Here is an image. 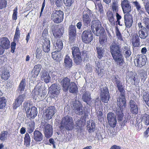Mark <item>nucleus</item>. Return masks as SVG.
Masks as SVG:
<instances>
[{
  "label": "nucleus",
  "mask_w": 149,
  "mask_h": 149,
  "mask_svg": "<svg viewBox=\"0 0 149 149\" xmlns=\"http://www.w3.org/2000/svg\"><path fill=\"white\" fill-rule=\"evenodd\" d=\"M110 50L113 59L116 65L123 69L126 68V65L121 53V46L118 42H113L110 46Z\"/></svg>",
  "instance_id": "nucleus-1"
},
{
  "label": "nucleus",
  "mask_w": 149,
  "mask_h": 149,
  "mask_svg": "<svg viewBox=\"0 0 149 149\" xmlns=\"http://www.w3.org/2000/svg\"><path fill=\"white\" fill-rule=\"evenodd\" d=\"M92 18L93 20L91 23V30L96 36H100L104 33V29L103 27H101L100 22L96 17L93 16Z\"/></svg>",
  "instance_id": "nucleus-2"
},
{
  "label": "nucleus",
  "mask_w": 149,
  "mask_h": 149,
  "mask_svg": "<svg viewBox=\"0 0 149 149\" xmlns=\"http://www.w3.org/2000/svg\"><path fill=\"white\" fill-rule=\"evenodd\" d=\"M123 109H117L116 111V114L117 120L121 126L123 127L125 125L131 118V116L129 113H126L125 117L123 112Z\"/></svg>",
  "instance_id": "nucleus-3"
},
{
  "label": "nucleus",
  "mask_w": 149,
  "mask_h": 149,
  "mask_svg": "<svg viewBox=\"0 0 149 149\" xmlns=\"http://www.w3.org/2000/svg\"><path fill=\"white\" fill-rule=\"evenodd\" d=\"M74 125L72 118L69 116L63 117L60 123V129L63 130L65 129L68 131H70L73 129Z\"/></svg>",
  "instance_id": "nucleus-4"
},
{
  "label": "nucleus",
  "mask_w": 149,
  "mask_h": 149,
  "mask_svg": "<svg viewBox=\"0 0 149 149\" xmlns=\"http://www.w3.org/2000/svg\"><path fill=\"white\" fill-rule=\"evenodd\" d=\"M26 117L29 118H34L38 113L37 108L29 102H25L24 104Z\"/></svg>",
  "instance_id": "nucleus-5"
},
{
  "label": "nucleus",
  "mask_w": 149,
  "mask_h": 149,
  "mask_svg": "<svg viewBox=\"0 0 149 149\" xmlns=\"http://www.w3.org/2000/svg\"><path fill=\"white\" fill-rule=\"evenodd\" d=\"M63 17L64 14L62 11L54 10L53 11L51 18L55 23H59L63 21Z\"/></svg>",
  "instance_id": "nucleus-6"
},
{
  "label": "nucleus",
  "mask_w": 149,
  "mask_h": 149,
  "mask_svg": "<svg viewBox=\"0 0 149 149\" xmlns=\"http://www.w3.org/2000/svg\"><path fill=\"white\" fill-rule=\"evenodd\" d=\"M93 36L91 30H85L81 34V39L84 43L88 44L93 40Z\"/></svg>",
  "instance_id": "nucleus-7"
},
{
  "label": "nucleus",
  "mask_w": 149,
  "mask_h": 149,
  "mask_svg": "<svg viewBox=\"0 0 149 149\" xmlns=\"http://www.w3.org/2000/svg\"><path fill=\"white\" fill-rule=\"evenodd\" d=\"M52 31L54 37L56 38H60L64 33V27L62 24H60L58 27L56 26H52Z\"/></svg>",
  "instance_id": "nucleus-8"
},
{
  "label": "nucleus",
  "mask_w": 149,
  "mask_h": 149,
  "mask_svg": "<svg viewBox=\"0 0 149 149\" xmlns=\"http://www.w3.org/2000/svg\"><path fill=\"white\" fill-rule=\"evenodd\" d=\"M100 97L102 101L104 103H107L109 101L110 95L107 87L105 86L101 87Z\"/></svg>",
  "instance_id": "nucleus-9"
},
{
  "label": "nucleus",
  "mask_w": 149,
  "mask_h": 149,
  "mask_svg": "<svg viewBox=\"0 0 149 149\" xmlns=\"http://www.w3.org/2000/svg\"><path fill=\"white\" fill-rule=\"evenodd\" d=\"M49 92L50 97L54 98L57 97L59 94L60 88L58 86L57 84H52L49 88Z\"/></svg>",
  "instance_id": "nucleus-10"
},
{
  "label": "nucleus",
  "mask_w": 149,
  "mask_h": 149,
  "mask_svg": "<svg viewBox=\"0 0 149 149\" xmlns=\"http://www.w3.org/2000/svg\"><path fill=\"white\" fill-rule=\"evenodd\" d=\"M43 125V128L44 130V134L46 137L50 138L53 133V129L52 126L47 123L42 122Z\"/></svg>",
  "instance_id": "nucleus-11"
},
{
  "label": "nucleus",
  "mask_w": 149,
  "mask_h": 149,
  "mask_svg": "<svg viewBox=\"0 0 149 149\" xmlns=\"http://www.w3.org/2000/svg\"><path fill=\"white\" fill-rule=\"evenodd\" d=\"M127 79L128 80H129L131 82L132 85L136 86L139 82L140 79L136 74L132 72H129L126 76Z\"/></svg>",
  "instance_id": "nucleus-12"
},
{
  "label": "nucleus",
  "mask_w": 149,
  "mask_h": 149,
  "mask_svg": "<svg viewBox=\"0 0 149 149\" xmlns=\"http://www.w3.org/2000/svg\"><path fill=\"white\" fill-rule=\"evenodd\" d=\"M76 28L75 26L71 25L68 28V33L69 36V40L70 43L75 40L76 35Z\"/></svg>",
  "instance_id": "nucleus-13"
},
{
  "label": "nucleus",
  "mask_w": 149,
  "mask_h": 149,
  "mask_svg": "<svg viewBox=\"0 0 149 149\" xmlns=\"http://www.w3.org/2000/svg\"><path fill=\"white\" fill-rule=\"evenodd\" d=\"M124 22L125 26V29L130 28L132 26L133 20L132 15L130 13H126L124 17ZM128 29L127 31H128Z\"/></svg>",
  "instance_id": "nucleus-14"
},
{
  "label": "nucleus",
  "mask_w": 149,
  "mask_h": 149,
  "mask_svg": "<svg viewBox=\"0 0 149 149\" xmlns=\"http://www.w3.org/2000/svg\"><path fill=\"white\" fill-rule=\"evenodd\" d=\"M136 60L137 63V66L141 67L146 64L147 58L146 55L144 54H139L137 56Z\"/></svg>",
  "instance_id": "nucleus-15"
},
{
  "label": "nucleus",
  "mask_w": 149,
  "mask_h": 149,
  "mask_svg": "<svg viewBox=\"0 0 149 149\" xmlns=\"http://www.w3.org/2000/svg\"><path fill=\"white\" fill-rule=\"evenodd\" d=\"M26 97L25 93L19 94L16 99L14 102L13 104V109H15L17 107H19L22 104V103L24 101Z\"/></svg>",
  "instance_id": "nucleus-16"
},
{
  "label": "nucleus",
  "mask_w": 149,
  "mask_h": 149,
  "mask_svg": "<svg viewBox=\"0 0 149 149\" xmlns=\"http://www.w3.org/2000/svg\"><path fill=\"white\" fill-rule=\"evenodd\" d=\"M56 111L54 106H50L45 110V114L46 118L48 120L51 119Z\"/></svg>",
  "instance_id": "nucleus-17"
},
{
  "label": "nucleus",
  "mask_w": 149,
  "mask_h": 149,
  "mask_svg": "<svg viewBox=\"0 0 149 149\" xmlns=\"http://www.w3.org/2000/svg\"><path fill=\"white\" fill-rule=\"evenodd\" d=\"M82 107L81 103L79 101H75L73 105V110L77 115H81L83 114Z\"/></svg>",
  "instance_id": "nucleus-18"
},
{
  "label": "nucleus",
  "mask_w": 149,
  "mask_h": 149,
  "mask_svg": "<svg viewBox=\"0 0 149 149\" xmlns=\"http://www.w3.org/2000/svg\"><path fill=\"white\" fill-rule=\"evenodd\" d=\"M125 93H123V95L120 94V96L117 100V105L119 108L123 109L126 106V100L125 97Z\"/></svg>",
  "instance_id": "nucleus-19"
},
{
  "label": "nucleus",
  "mask_w": 149,
  "mask_h": 149,
  "mask_svg": "<svg viewBox=\"0 0 149 149\" xmlns=\"http://www.w3.org/2000/svg\"><path fill=\"white\" fill-rule=\"evenodd\" d=\"M121 6L124 13H129L131 11V7L129 1L127 0H124L121 2Z\"/></svg>",
  "instance_id": "nucleus-20"
},
{
  "label": "nucleus",
  "mask_w": 149,
  "mask_h": 149,
  "mask_svg": "<svg viewBox=\"0 0 149 149\" xmlns=\"http://www.w3.org/2000/svg\"><path fill=\"white\" fill-rule=\"evenodd\" d=\"M109 125L112 127H115L116 123V120L114 113L112 112H109L107 117Z\"/></svg>",
  "instance_id": "nucleus-21"
},
{
  "label": "nucleus",
  "mask_w": 149,
  "mask_h": 149,
  "mask_svg": "<svg viewBox=\"0 0 149 149\" xmlns=\"http://www.w3.org/2000/svg\"><path fill=\"white\" fill-rule=\"evenodd\" d=\"M130 109L131 113L133 114H137L138 112L139 108L137 103L134 101L131 100L129 102Z\"/></svg>",
  "instance_id": "nucleus-22"
},
{
  "label": "nucleus",
  "mask_w": 149,
  "mask_h": 149,
  "mask_svg": "<svg viewBox=\"0 0 149 149\" xmlns=\"http://www.w3.org/2000/svg\"><path fill=\"white\" fill-rule=\"evenodd\" d=\"M42 48L44 52L48 53L50 50V41L48 39L45 38L42 40Z\"/></svg>",
  "instance_id": "nucleus-23"
},
{
  "label": "nucleus",
  "mask_w": 149,
  "mask_h": 149,
  "mask_svg": "<svg viewBox=\"0 0 149 149\" xmlns=\"http://www.w3.org/2000/svg\"><path fill=\"white\" fill-rule=\"evenodd\" d=\"M41 78L46 83H48L51 81V77L47 71L43 70L40 72Z\"/></svg>",
  "instance_id": "nucleus-24"
},
{
  "label": "nucleus",
  "mask_w": 149,
  "mask_h": 149,
  "mask_svg": "<svg viewBox=\"0 0 149 149\" xmlns=\"http://www.w3.org/2000/svg\"><path fill=\"white\" fill-rule=\"evenodd\" d=\"M70 83V79L67 77H65L61 81V84L64 91L66 92L68 90Z\"/></svg>",
  "instance_id": "nucleus-25"
},
{
  "label": "nucleus",
  "mask_w": 149,
  "mask_h": 149,
  "mask_svg": "<svg viewBox=\"0 0 149 149\" xmlns=\"http://www.w3.org/2000/svg\"><path fill=\"white\" fill-rule=\"evenodd\" d=\"M149 33V29L146 28H143L139 30L138 33L139 37L143 39H145L148 36Z\"/></svg>",
  "instance_id": "nucleus-26"
},
{
  "label": "nucleus",
  "mask_w": 149,
  "mask_h": 149,
  "mask_svg": "<svg viewBox=\"0 0 149 149\" xmlns=\"http://www.w3.org/2000/svg\"><path fill=\"white\" fill-rule=\"evenodd\" d=\"M0 44L4 49H8L10 47V42L7 38L3 37L0 39Z\"/></svg>",
  "instance_id": "nucleus-27"
},
{
  "label": "nucleus",
  "mask_w": 149,
  "mask_h": 149,
  "mask_svg": "<svg viewBox=\"0 0 149 149\" xmlns=\"http://www.w3.org/2000/svg\"><path fill=\"white\" fill-rule=\"evenodd\" d=\"M82 20L91 19L90 17H93V15L92 12L88 8L84 10L82 13Z\"/></svg>",
  "instance_id": "nucleus-28"
},
{
  "label": "nucleus",
  "mask_w": 149,
  "mask_h": 149,
  "mask_svg": "<svg viewBox=\"0 0 149 149\" xmlns=\"http://www.w3.org/2000/svg\"><path fill=\"white\" fill-rule=\"evenodd\" d=\"M108 20L112 25H114L116 22L114 17V14L110 10L108 11L106 13Z\"/></svg>",
  "instance_id": "nucleus-29"
},
{
  "label": "nucleus",
  "mask_w": 149,
  "mask_h": 149,
  "mask_svg": "<svg viewBox=\"0 0 149 149\" xmlns=\"http://www.w3.org/2000/svg\"><path fill=\"white\" fill-rule=\"evenodd\" d=\"M34 93L35 95H37L39 98H41V99H43L44 96L46 94V91L45 90H43L41 88H35L34 89Z\"/></svg>",
  "instance_id": "nucleus-30"
},
{
  "label": "nucleus",
  "mask_w": 149,
  "mask_h": 149,
  "mask_svg": "<svg viewBox=\"0 0 149 149\" xmlns=\"http://www.w3.org/2000/svg\"><path fill=\"white\" fill-rule=\"evenodd\" d=\"M43 137V135L39 131L36 130L34 132L33 138L36 141H41L42 140Z\"/></svg>",
  "instance_id": "nucleus-31"
},
{
  "label": "nucleus",
  "mask_w": 149,
  "mask_h": 149,
  "mask_svg": "<svg viewBox=\"0 0 149 149\" xmlns=\"http://www.w3.org/2000/svg\"><path fill=\"white\" fill-rule=\"evenodd\" d=\"M131 42L133 45L135 47H138L140 46V38L137 34L132 36Z\"/></svg>",
  "instance_id": "nucleus-32"
},
{
  "label": "nucleus",
  "mask_w": 149,
  "mask_h": 149,
  "mask_svg": "<svg viewBox=\"0 0 149 149\" xmlns=\"http://www.w3.org/2000/svg\"><path fill=\"white\" fill-rule=\"evenodd\" d=\"M64 64L65 67L67 68H71L72 65V60L68 54L65 57Z\"/></svg>",
  "instance_id": "nucleus-33"
},
{
  "label": "nucleus",
  "mask_w": 149,
  "mask_h": 149,
  "mask_svg": "<svg viewBox=\"0 0 149 149\" xmlns=\"http://www.w3.org/2000/svg\"><path fill=\"white\" fill-rule=\"evenodd\" d=\"M68 90L70 93H75L78 92V88L77 85L74 82H71L69 86Z\"/></svg>",
  "instance_id": "nucleus-34"
},
{
  "label": "nucleus",
  "mask_w": 149,
  "mask_h": 149,
  "mask_svg": "<svg viewBox=\"0 0 149 149\" xmlns=\"http://www.w3.org/2000/svg\"><path fill=\"white\" fill-rule=\"evenodd\" d=\"M54 47L57 52L60 51L63 47V44L62 40H59L55 43V42H53Z\"/></svg>",
  "instance_id": "nucleus-35"
},
{
  "label": "nucleus",
  "mask_w": 149,
  "mask_h": 149,
  "mask_svg": "<svg viewBox=\"0 0 149 149\" xmlns=\"http://www.w3.org/2000/svg\"><path fill=\"white\" fill-rule=\"evenodd\" d=\"M141 122L145 125H149V115L146 113L142 114L141 115Z\"/></svg>",
  "instance_id": "nucleus-36"
},
{
  "label": "nucleus",
  "mask_w": 149,
  "mask_h": 149,
  "mask_svg": "<svg viewBox=\"0 0 149 149\" xmlns=\"http://www.w3.org/2000/svg\"><path fill=\"white\" fill-rule=\"evenodd\" d=\"M96 50L97 54V57L99 59H101L104 55V50L102 47H97Z\"/></svg>",
  "instance_id": "nucleus-37"
},
{
  "label": "nucleus",
  "mask_w": 149,
  "mask_h": 149,
  "mask_svg": "<svg viewBox=\"0 0 149 149\" xmlns=\"http://www.w3.org/2000/svg\"><path fill=\"white\" fill-rule=\"evenodd\" d=\"M82 99L84 101L88 104V102L91 101V99L90 92L88 91L85 92L83 95Z\"/></svg>",
  "instance_id": "nucleus-38"
},
{
  "label": "nucleus",
  "mask_w": 149,
  "mask_h": 149,
  "mask_svg": "<svg viewBox=\"0 0 149 149\" xmlns=\"http://www.w3.org/2000/svg\"><path fill=\"white\" fill-rule=\"evenodd\" d=\"M74 62L77 65L80 64L82 61L81 54L73 56Z\"/></svg>",
  "instance_id": "nucleus-39"
},
{
  "label": "nucleus",
  "mask_w": 149,
  "mask_h": 149,
  "mask_svg": "<svg viewBox=\"0 0 149 149\" xmlns=\"http://www.w3.org/2000/svg\"><path fill=\"white\" fill-rule=\"evenodd\" d=\"M115 85L117 87L121 94L123 95V93H125V88L123 86V83L121 81Z\"/></svg>",
  "instance_id": "nucleus-40"
},
{
  "label": "nucleus",
  "mask_w": 149,
  "mask_h": 149,
  "mask_svg": "<svg viewBox=\"0 0 149 149\" xmlns=\"http://www.w3.org/2000/svg\"><path fill=\"white\" fill-rule=\"evenodd\" d=\"M25 86V80L24 79H22L17 89L19 92L20 91L19 94L24 91Z\"/></svg>",
  "instance_id": "nucleus-41"
},
{
  "label": "nucleus",
  "mask_w": 149,
  "mask_h": 149,
  "mask_svg": "<svg viewBox=\"0 0 149 149\" xmlns=\"http://www.w3.org/2000/svg\"><path fill=\"white\" fill-rule=\"evenodd\" d=\"M10 77V74L8 71L4 70L1 72V77L2 79L5 80H8Z\"/></svg>",
  "instance_id": "nucleus-42"
},
{
  "label": "nucleus",
  "mask_w": 149,
  "mask_h": 149,
  "mask_svg": "<svg viewBox=\"0 0 149 149\" xmlns=\"http://www.w3.org/2000/svg\"><path fill=\"white\" fill-rule=\"evenodd\" d=\"M99 42L101 45L103 46L105 45L107 42V36L104 35L100 36L99 38Z\"/></svg>",
  "instance_id": "nucleus-43"
},
{
  "label": "nucleus",
  "mask_w": 149,
  "mask_h": 149,
  "mask_svg": "<svg viewBox=\"0 0 149 149\" xmlns=\"http://www.w3.org/2000/svg\"><path fill=\"white\" fill-rule=\"evenodd\" d=\"M20 33L19 29L17 26L15 30V33L14 36L13 40L15 42L19 40L20 38Z\"/></svg>",
  "instance_id": "nucleus-44"
},
{
  "label": "nucleus",
  "mask_w": 149,
  "mask_h": 149,
  "mask_svg": "<svg viewBox=\"0 0 149 149\" xmlns=\"http://www.w3.org/2000/svg\"><path fill=\"white\" fill-rule=\"evenodd\" d=\"M71 49L73 56L81 54L79 48L78 47H73L71 48Z\"/></svg>",
  "instance_id": "nucleus-45"
},
{
  "label": "nucleus",
  "mask_w": 149,
  "mask_h": 149,
  "mask_svg": "<svg viewBox=\"0 0 149 149\" xmlns=\"http://www.w3.org/2000/svg\"><path fill=\"white\" fill-rule=\"evenodd\" d=\"M31 140L30 139V136L29 134L26 133L25 134L24 137V144L26 146H30Z\"/></svg>",
  "instance_id": "nucleus-46"
},
{
  "label": "nucleus",
  "mask_w": 149,
  "mask_h": 149,
  "mask_svg": "<svg viewBox=\"0 0 149 149\" xmlns=\"http://www.w3.org/2000/svg\"><path fill=\"white\" fill-rule=\"evenodd\" d=\"M87 129L88 132H91L94 131L95 130V123L92 121L91 125L90 126L89 125L87 126Z\"/></svg>",
  "instance_id": "nucleus-47"
},
{
  "label": "nucleus",
  "mask_w": 149,
  "mask_h": 149,
  "mask_svg": "<svg viewBox=\"0 0 149 149\" xmlns=\"http://www.w3.org/2000/svg\"><path fill=\"white\" fill-rule=\"evenodd\" d=\"M34 122H30L29 123L28 126L27 128V131L29 133H31L34 129Z\"/></svg>",
  "instance_id": "nucleus-48"
},
{
  "label": "nucleus",
  "mask_w": 149,
  "mask_h": 149,
  "mask_svg": "<svg viewBox=\"0 0 149 149\" xmlns=\"http://www.w3.org/2000/svg\"><path fill=\"white\" fill-rule=\"evenodd\" d=\"M112 10L113 12H118L119 10L118 5L116 1H114L112 4Z\"/></svg>",
  "instance_id": "nucleus-49"
},
{
  "label": "nucleus",
  "mask_w": 149,
  "mask_h": 149,
  "mask_svg": "<svg viewBox=\"0 0 149 149\" xmlns=\"http://www.w3.org/2000/svg\"><path fill=\"white\" fill-rule=\"evenodd\" d=\"M111 80L115 85L121 81L120 78L118 75H112L111 77Z\"/></svg>",
  "instance_id": "nucleus-50"
},
{
  "label": "nucleus",
  "mask_w": 149,
  "mask_h": 149,
  "mask_svg": "<svg viewBox=\"0 0 149 149\" xmlns=\"http://www.w3.org/2000/svg\"><path fill=\"white\" fill-rule=\"evenodd\" d=\"M6 100L4 97H0V109H3L6 106Z\"/></svg>",
  "instance_id": "nucleus-51"
},
{
  "label": "nucleus",
  "mask_w": 149,
  "mask_h": 149,
  "mask_svg": "<svg viewBox=\"0 0 149 149\" xmlns=\"http://www.w3.org/2000/svg\"><path fill=\"white\" fill-rule=\"evenodd\" d=\"M42 51L39 48H37L36 52V57L38 59H40L42 55Z\"/></svg>",
  "instance_id": "nucleus-52"
},
{
  "label": "nucleus",
  "mask_w": 149,
  "mask_h": 149,
  "mask_svg": "<svg viewBox=\"0 0 149 149\" xmlns=\"http://www.w3.org/2000/svg\"><path fill=\"white\" fill-rule=\"evenodd\" d=\"M141 81L144 82L147 78V73L146 71L143 70L141 74Z\"/></svg>",
  "instance_id": "nucleus-53"
},
{
  "label": "nucleus",
  "mask_w": 149,
  "mask_h": 149,
  "mask_svg": "<svg viewBox=\"0 0 149 149\" xmlns=\"http://www.w3.org/2000/svg\"><path fill=\"white\" fill-rule=\"evenodd\" d=\"M8 132L6 131H4L0 133V140L4 141L6 138Z\"/></svg>",
  "instance_id": "nucleus-54"
},
{
  "label": "nucleus",
  "mask_w": 149,
  "mask_h": 149,
  "mask_svg": "<svg viewBox=\"0 0 149 149\" xmlns=\"http://www.w3.org/2000/svg\"><path fill=\"white\" fill-rule=\"evenodd\" d=\"M95 72L97 74L98 76L102 77L103 75V70L102 68H95Z\"/></svg>",
  "instance_id": "nucleus-55"
},
{
  "label": "nucleus",
  "mask_w": 149,
  "mask_h": 149,
  "mask_svg": "<svg viewBox=\"0 0 149 149\" xmlns=\"http://www.w3.org/2000/svg\"><path fill=\"white\" fill-rule=\"evenodd\" d=\"M84 27V30L86 27H90L91 19L82 20Z\"/></svg>",
  "instance_id": "nucleus-56"
},
{
  "label": "nucleus",
  "mask_w": 149,
  "mask_h": 149,
  "mask_svg": "<svg viewBox=\"0 0 149 149\" xmlns=\"http://www.w3.org/2000/svg\"><path fill=\"white\" fill-rule=\"evenodd\" d=\"M65 6L68 7L71 6L74 2V0H63Z\"/></svg>",
  "instance_id": "nucleus-57"
},
{
  "label": "nucleus",
  "mask_w": 149,
  "mask_h": 149,
  "mask_svg": "<svg viewBox=\"0 0 149 149\" xmlns=\"http://www.w3.org/2000/svg\"><path fill=\"white\" fill-rule=\"evenodd\" d=\"M17 7H15L13 10V13L12 15V19L16 20L17 19Z\"/></svg>",
  "instance_id": "nucleus-58"
},
{
  "label": "nucleus",
  "mask_w": 149,
  "mask_h": 149,
  "mask_svg": "<svg viewBox=\"0 0 149 149\" xmlns=\"http://www.w3.org/2000/svg\"><path fill=\"white\" fill-rule=\"evenodd\" d=\"M143 22L145 24L146 28L149 29V19L147 17H145L143 19Z\"/></svg>",
  "instance_id": "nucleus-59"
},
{
  "label": "nucleus",
  "mask_w": 149,
  "mask_h": 149,
  "mask_svg": "<svg viewBox=\"0 0 149 149\" xmlns=\"http://www.w3.org/2000/svg\"><path fill=\"white\" fill-rule=\"evenodd\" d=\"M116 36L118 39L120 41L123 40V38L121 33L118 28H117L116 32Z\"/></svg>",
  "instance_id": "nucleus-60"
},
{
  "label": "nucleus",
  "mask_w": 149,
  "mask_h": 149,
  "mask_svg": "<svg viewBox=\"0 0 149 149\" xmlns=\"http://www.w3.org/2000/svg\"><path fill=\"white\" fill-rule=\"evenodd\" d=\"M143 99L146 104L149 106V97L148 95H143Z\"/></svg>",
  "instance_id": "nucleus-61"
},
{
  "label": "nucleus",
  "mask_w": 149,
  "mask_h": 149,
  "mask_svg": "<svg viewBox=\"0 0 149 149\" xmlns=\"http://www.w3.org/2000/svg\"><path fill=\"white\" fill-rule=\"evenodd\" d=\"M56 52V50L55 52H53L52 53V57L54 60H58L59 59V56H58V54Z\"/></svg>",
  "instance_id": "nucleus-62"
},
{
  "label": "nucleus",
  "mask_w": 149,
  "mask_h": 149,
  "mask_svg": "<svg viewBox=\"0 0 149 149\" xmlns=\"http://www.w3.org/2000/svg\"><path fill=\"white\" fill-rule=\"evenodd\" d=\"M39 74V73L38 72H37L36 71L32 70L29 75L31 76V77L34 78L37 77Z\"/></svg>",
  "instance_id": "nucleus-63"
},
{
  "label": "nucleus",
  "mask_w": 149,
  "mask_h": 149,
  "mask_svg": "<svg viewBox=\"0 0 149 149\" xmlns=\"http://www.w3.org/2000/svg\"><path fill=\"white\" fill-rule=\"evenodd\" d=\"M42 68V66L41 65L37 64L34 67L33 70H34L36 72H38L39 73L41 68Z\"/></svg>",
  "instance_id": "nucleus-64"
}]
</instances>
